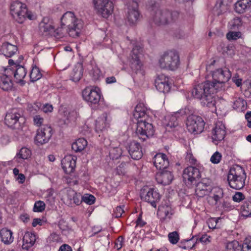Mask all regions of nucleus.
<instances>
[{
    "mask_svg": "<svg viewBox=\"0 0 251 251\" xmlns=\"http://www.w3.org/2000/svg\"><path fill=\"white\" fill-rule=\"evenodd\" d=\"M231 76L229 70L217 69L212 73V82L206 81L194 87L191 92L192 96L200 100L202 106L214 107L216 104L214 94L222 88L223 84L227 82Z\"/></svg>",
    "mask_w": 251,
    "mask_h": 251,
    "instance_id": "obj_1",
    "label": "nucleus"
},
{
    "mask_svg": "<svg viewBox=\"0 0 251 251\" xmlns=\"http://www.w3.org/2000/svg\"><path fill=\"white\" fill-rule=\"evenodd\" d=\"M10 13L13 19L19 24H23L26 18L30 20L36 19V15L30 11H28L26 5L19 0H15L11 2Z\"/></svg>",
    "mask_w": 251,
    "mask_h": 251,
    "instance_id": "obj_2",
    "label": "nucleus"
},
{
    "mask_svg": "<svg viewBox=\"0 0 251 251\" xmlns=\"http://www.w3.org/2000/svg\"><path fill=\"white\" fill-rule=\"evenodd\" d=\"M247 175L244 169L240 165H233L229 169L227 179L229 186L232 189L240 190L245 185Z\"/></svg>",
    "mask_w": 251,
    "mask_h": 251,
    "instance_id": "obj_3",
    "label": "nucleus"
},
{
    "mask_svg": "<svg viewBox=\"0 0 251 251\" xmlns=\"http://www.w3.org/2000/svg\"><path fill=\"white\" fill-rule=\"evenodd\" d=\"M61 22L62 25L68 27L67 32L70 36L75 38L79 36L83 27V23L81 20L75 18L73 12L68 11L65 13L61 19Z\"/></svg>",
    "mask_w": 251,
    "mask_h": 251,
    "instance_id": "obj_4",
    "label": "nucleus"
},
{
    "mask_svg": "<svg viewBox=\"0 0 251 251\" xmlns=\"http://www.w3.org/2000/svg\"><path fill=\"white\" fill-rule=\"evenodd\" d=\"M160 67L164 69L175 71L180 65L178 53L176 50H168L164 52L159 60Z\"/></svg>",
    "mask_w": 251,
    "mask_h": 251,
    "instance_id": "obj_5",
    "label": "nucleus"
},
{
    "mask_svg": "<svg viewBox=\"0 0 251 251\" xmlns=\"http://www.w3.org/2000/svg\"><path fill=\"white\" fill-rule=\"evenodd\" d=\"M154 10L152 15V20L154 23L158 25H164L176 21L179 13L177 11L170 12L167 10L157 9Z\"/></svg>",
    "mask_w": 251,
    "mask_h": 251,
    "instance_id": "obj_6",
    "label": "nucleus"
},
{
    "mask_svg": "<svg viewBox=\"0 0 251 251\" xmlns=\"http://www.w3.org/2000/svg\"><path fill=\"white\" fill-rule=\"evenodd\" d=\"M22 112L18 108L9 109L5 116L4 123L8 127L19 129L20 127V119H22Z\"/></svg>",
    "mask_w": 251,
    "mask_h": 251,
    "instance_id": "obj_7",
    "label": "nucleus"
},
{
    "mask_svg": "<svg viewBox=\"0 0 251 251\" xmlns=\"http://www.w3.org/2000/svg\"><path fill=\"white\" fill-rule=\"evenodd\" d=\"M150 122L151 119L147 121L140 120L137 122L136 133L143 141L153 135L154 130L152 124L150 123Z\"/></svg>",
    "mask_w": 251,
    "mask_h": 251,
    "instance_id": "obj_8",
    "label": "nucleus"
},
{
    "mask_svg": "<svg viewBox=\"0 0 251 251\" xmlns=\"http://www.w3.org/2000/svg\"><path fill=\"white\" fill-rule=\"evenodd\" d=\"M186 126L190 132L199 134L203 130L205 123L200 116L191 115L187 118Z\"/></svg>",
    "mask_w": 251,
    "mask_h": 251,
    "instance_id": "obj_9",
    "label": "nucleus"
},
{
    "mask_svg": "<svg viewBox=\"0 0 251 251\" xmlns=\"http://www.w3.org/2000/svg\"><path fill=\"white\" fill-rule=\"evenodd\" d=\"M52 128L48 125H44L37 129L35 137V143L38 146L47 144L52 135Z\"/></svg>",
    "mask_w": 251,
    "mask_h": 251,
    "instance_id": "obj_10",
    "label": "nucleus"
},
{
    "mask_svg": "<svg viewBox=\"0 0 251 251\" xmlns=\"http://www.w3.org/2000/svg\"><path fill=\"white\" fill-rule=\"evenodd\" d=\"M202 170V167L198 165L196 166H190L185 168L183 172V180L190 184L197 181L201 177V172Z\"/></svg>",
    "mask_w": 251,
    "mask_h": 251,
    "instance_id": "obj_11",
    "label": "nucleus"
},
{
    "mask_svg": "<svg viewBox=\"0 0 251 251\" xmlns=\"http://www.w3.org/2000/svg\"><path fill=\"white\" fill-rule=\"evenodd\" d=\"M39 28L41 32L47 34L54 32V35L57 38H60L64 36L62 32L63 28H58L54 30L53 22L48 17H44L43 19L39 24Z\"/></svg>",
    "mask_w": 251,
    "mask_h": 251,
    "instance_id": "obj_12",
    "label": "nucleus"
},
{
    "mask_svg": "<svg viewBox=\"0 0 251 251\" xmlns=\"http://www.w3.org/2000/svg\"><path fill=\"white\" fill-rule=\"evenodd\" d=\"M95 8L104 18L108 17L112 14L113 4L110 0H93Z\"/></svg>",
    "mask_w": 251,
    "mask_h": 251,
    "instance_id": "obj_13",
    "label": "nucleus"
},
{
    "mask_svg": "<svg viewBox=\"0 0 251 251\" xmlns=\"http://www.w3.org/2000/svg\"><path fill=\"white\" fill-rule=\"evenodd\" d=\"M142 51V49L139 46H135L132 49L129 59L130 68L135 73L141 71L142 65L139 60V54Z\"/></svg>",
    "mask_w": 251,
    "mask_h": 251,
    "instance_id": "obj_14",
    "label": "nucleus"
},
{
    "mask_svg": "<svg viewBox=\"0 0 251 251\" xmlns=\"http://www.w3.org/2000/svg\"><path fill=\"white\" fill-rule=\"evenodd\" d=\"M83 99L90 105L98 104L100 99V94L99 89H93L92 87H88L82 92Z\"/></svg>",
    "mask_w": 251,
    "mask_h": 251,
    "instance_id": "obj_15",
    "label": "nucleus"
},
{
    "mask_svg": "<svg viewBox=\"0 0 251 251\" xmlns=\"http://www.w3.org/2000/svg\"><path fill=\"white\" fill-rule=\"evenodd\" d=\"M226 134V127L222 122L216 123L211 131V139L212 142L218 145L224 140Z\"/></svg>",
    "mask_w": 251,
    "mask_h": 251,
    "instance_id": "obj_16",
    "label": "nucleus"
},
{
    "mask_svg": "<svg viewBox=\"0 0 251 251\" xmlns=\"http://www.w3.org/2000/svg\"><path fill=\"white\" fill-rule=\"evenodd\" d=\"M5 74L0 75V88L4 91H9L13 88V82L11 75L13 72L10 68H6L4 70Z\"/></svg>",
    "mask_w": 251,
    "mask_h": 251,
    "instance_id": "obj_17",
    "label": "nucleus"
},
{
    "mask_svg": "<svg viewBox=\"0 0 251 251\" xmlns=\"http://www.w3.org/2000/svg\"><path fill=\"white\" fill-rule=\"evenodd\" d=\"M174 213L170 202L165 201L159 206L157 214L161 221L170 220Z\"/></svg>",
    "mask_w": 251,
    "mask_h": 251,
    "instance_id": "obj_18",
    "label": "nucleus"
},
{
    "mask_svg": "<svg viewBox=\"0 0 251 251\" xmlns=\"http://www.w3.org/2000/svg\"><path fill=\"white\" fill-rule=\"evenodd\" d=\"M140 18L137 0H133L128 7L127 18L130 24H135Z\"/></svg>",
    "mask_w": 251,
    "mask_h": 251,
    "instance_id": "obj_19",
    "label": "nucleus"
},
{
    "mask_svg": "<svg viewBox=\"0 0 251 251\" xmlns=\"http://www.w3.org/2000/svg\"><path fill=\"white\" fill-rule=\"evenodd\" d=\"M154 84L156 88L160 92L167 93L170 90L169 78L164 75H158L155 80Z\"/></svg>",
    "mask_w": 251,
    "mask_h": 251,
    "instance_id": "obj_20",
    "label": "nucleus"
},
{
    "mask_svg": "<svg viewBox=\"0 0 251 251\" xmlns=\"http://www.w3.org/2000/svg\"><path fill=\"white\" fill-rule=\"evenodd\" d=\"M211 190L210 181L208 179H203L201 181L197 183L195 193L197 197L202 198L208 195Z\"/></svg>",
    "mask_w": 251,
    "mask_h": 251,
    "instance_id": "obj_21",
    "label": "nucleus"
},
{
    "mask_svg": "<svg viewBox=\"0 0 251 251\" xmlns=\"http://www.w3.org/2000/svg\"><path fill=\"white\" fill-rule=\"evenodd\" d=\"M128 151L131 157L134 160H139L143 156V152L140 144L136 141L131 142L128 147Z\"/></svg>",
    "mask_w": 251,
    "mask_h": 251,
    "instance_id": "obj_22",
    "label": "nucleus"
},
{
    "mask_svg": "<svg viewBox=\"0 0 251 251\" xmlns=\"http://www.w3.org/2000/svg\"><path fill=\"white\" fill-rule=\"evenodd\" d=\"M141 197L142 199L150 203L153 207H155L156 206V203L159 201L161 196L156 189L150 188L146 195L144 196L142 195Z\"/></svg>",
    "mask_w": 251,
    "mask_h": 251,
    "instance_id": "obj_23",
    "label": "nucleus"
},
{
    "mask_svg": "<svg viewBox=\"0 0 251 251\" xmlns=\"http://www.w3.org/2000/svg\"><path fill=\"white\" fill-rule=\"evenodd\" d=\"M153 164L158 170L166 169L169 164L167 155L163 153H157L153 157Z\"/></svg>",
    "mask_w": 251,
    "mask_h": 251,
    "instance_id": "obj_24",
    "label": "nucleus"
},
{
    "mask_svg": "<svg viewBox=\"0 0 251 251\" xmlns=\"http://www.w3.org/2000/svg\"><path fill=\"white\" fill-rule=\"evenodd\" d=\"M76 157L71 155L66 156L61 161V165L64 172L68 174L72 173L75 167Z\"/></svg>",
    "mask_w": 251,
    "mask_h": 251,
    "instance_id": "obj_25",
    "label": "nucleus"
},
{
    "mask_svg": "<svg viewBox=\"0 0 251 251\" xmlns=\"http://www.w3.org/2000/svg\"><path fill=\"white\" fill-rule=\"evenodd\" d=\"M174 179V176L171 171L163 170L157 174L156 179L157 182L163 185L170 184Z\"/></svg>",
    "mask_w": 251,
    "mask_h": 251,
    "instance_id": "obj_26",
    "label": "nucleus"
},
{
    "mask_svg": "<svg viewBox=\"0 0 251 251\" xmlns=\"http://www.w3.org/2000/svg\"><path fill=\"white\" fill-rule=\"evenodd\" d=\"M111 117L108 114L103 113L96 121V130L99 132L109 126Z\"/></svg>",
    "mask_w": 251,
    "mask_h": 251,
    "instance_id": "obj_27",
    "label": "nucleus"
},
{
    "mask_svg": "<svg viewBox=\"0 0 251 251\" xmlns=\"http://www.w3.org/2000/svg\"><path fill=\"white\" fill-rule=\"evenodd\" d=\"M36 240V234L34 233L25 232L23 238L22 248L28 250L34 245Z\"/></svg>",
    "mask_w": 251,
    "mask_h": 251,
    "instance_id": "obj_28",
    "label": "nucleus"
},
{
    "mask_svg": "<svg viewBox=\"0 0 251 251\" xmlns=\"http://www.w3.org/2000/svg\"><path fill=\"white\" fill-rule=\"evenodd\" d=\"M251 8V0H238L234 4V10L239 14L244 13Z\"/></svg>",
    "mask_w": 251,
    "mask_h": 251,
    "instance_id": "obj_29",
    "label": "nucleus"
},
{
    "mask_svg": "<svg viewBox=\"0 0 251 251\" xmlns=\"http://www.w3.org/2000/svg\"><path fill=\"white\" fill-rule=\"evenodd\" d=\"M17 50V46L8 42L3 43L0 50L1 53L7 57H11L16 53Z\"/></svg>",
    "mask_w": 251,
    "mask_h": 251,
    "instance_id": "obj_30",
    "label": "nucleus"
},
{
    "mask_svg": "<svg viewBox=\"0 0 251 251\" xmlns=\"http://www.w3.org/2000/svg\"><path fill=\"white\" fill-rule=\"evenodd\" d=\"M0 238L1 242L5 245H9L14 241L12 231L6 227L0 230Z\"/></svg>",
    "mask_w": 251,
    "mask_h": 251,
    "instance_id": "obj_31",
    "label": "nucleus"
},
{
    "mask_svg": "<svg viewBox=\"0 0 251 251\" xmlns=\"http://www.w3.org/2000/svg\"><path fill=\"white\" fill-rule=\"evenodd\" d=\"M14 78L16 82L20 83L26 76V71L25 67L22 65H16V69L13 71Z\"/></svg>",
    "mask_w": 251,
    "mask_h": 251,
    "instance_id": "obj_32",
    "label": "nucleus"
},
{
    "mask_svg": "<svg viewBox=\"0 0 251 251\" xmlns=\"http://www.w3.org/2000/svg\"><path fill=\"white\" fill-rule=\"evenodd\" d=\"M242 217L246 218L251 217V198L245 200L240 207Z\"/></svg>",
    "mask_w": 251,
    "mask_h": 251,
    "instance_id": "obj_33",
    "label": "nucleus"
},
{
    "mask_svg": "<svg viewBox=\"0 0 251 251\" xmlns=\"http://www.w3.org/2000/svg\"><path fill=\"white\" fill-rule=\"evenodd\" d=\"M87 145V142L84 138H79L72 145V149L75 152L83 151Z\"/></svg>",
    "mask_w": 251,
    "mask_h": 251,
    "instance_id": "obj_34",
    "label": "nucleus"
},
{
    "mask_svg": "<svg viewBox=\"0 0 251 251\" xmlns=\"http://www.w3.org/2000/svg\"><path fill=\"white\" fill-rule=\"evenodd\" d=\"M178 113H175L171 116L168 115L166 117V120L167 121L166 124L167 127L172 128L178 125Z\"/></svg>",
    "mask_w": 251,
    "mask_h": 251,
    "instance_id": "obj_35",
    "label": "nucleus"
},
{
    "mask_svg": "<svg viewBox=\"0 0 251 251\" xmlns=\"http://www.w3.org/2000/svg\"><path fill=\"white\" fill-rule=\"evenodd\" d=\"M31 154V151L25 147L22 148L19 152L16 154L15 158L22 160L27 159Z\"/></svg>",
    "mask_w": 251,
    "mask_h": 251,
    "instance_id": "obj_36",
    "label": "nucleus"
},
{
    "mask_svg": "<svg viewBox=\"0 0 251 251\" xmlns=\"http://www.w3.org/2000/svg\"><path fill=\"white\" fill-rule=\"evenodd\" d=\"M226 251H241V245L236 240L229 242L226 245Z\"/></svg>",
    "mask_w": 251,
    "mask_h": 251,
    "instance_id": "obj_37",
    "label": "nucleus"
},
{
    "mask_svg": "<svg viewBox=\"0 0 251 251\" xmlns=\"http://www.w3.org/2000/svg\"><path fill=\"white\" fill-rule=\"evenodd\" d=\"M228 25L230 29H237L242 26L243 22L241 18L236 17L229 22Z\"/></svg>",
    "mask_w": 251,
    "mask_h": 251,
    "instance_id": "obj_38",
    "label": "nucleus"
},
{
    "mask_svg": "<svg viewBox=\"0 0 251 251\" xmlns=\"http://www.w3.org/2000/svg\"><path fill=\"white\" fill-rule=\"evenodd\" d=\"M42 76V74H41L39 68L36 66L33 67L30 74L31 81L35 82L40 79Z\"/></svg>",
    "mask_w": 251,
    "mask_h": 251,
    "instance_id": "obj_39",
    "label": "nucleus"
},
{
    "mask_svg": "<svg viewBox=\"0 0 251 251\" xmlns=\"http://www.w3.org/2000/svg\"><path fill=\"white\" fill-rule=\"evenodd\" d=\"M73 80L79 81L83 75V68L81 64H78L73 70Z\"/></svg>",
    "mask_w": 251,
    "mask_h": 251,
    "instance_id": "obj_40",
    "label": "nucleus"
},
{
    "mask_svg": "<svg viewBox=\"0 0 251 251\" xmlns=\"http://www.w3.org/2000/svg\"><path fill=\"white\" fill-rule=\"evenodd\" d=\"M122 154V150L120 147L113 148L109 151V156L113 160L118 159Z\"/></svg>",
    "mask_w": 251,
    "mask_h": 251,
    "instance_id": "obj_41",
    "label": "nucleus"
},
{
    "mask_svg": "<svg viewBox=\"0 0 251 251\" xmlns=\"http://www.w3.org/2000/svg\"><path fill=\"white\" fill-rule=\"evenodd\" d=\"M128 164L126 162H122L115 169V173L118 175H125L127 172V167Z\"/></svg>",
    "mask_w": 251,
    "mask_h": 251,
    "instance_id": "obj_42",
    "label": "nucleus"
},
{
    "mask_svg": "<svg viewBox=\"0 0 251 251\" xmlns=\"http://www.w3.org/2000/svg\"><path fill=\"white\" fill-rule=\"evenodd\" d=\"M133 117L137 120V122L140 120L147 121L151 119L149 115L146 113V112L141 113L133 112Z\"/></svg>",
    "mask_w": 251,
    "mask_h": 251,
    "instance_id": "obj_43",
    "label": "nucleus"
},
{
    "mask_svg": "<svg viewBox=\"0 0 251 251\" xmlns=\"http://www.w3.org/2000/svg\"><path fill=\"white\" fill-rule=\"evenodd\" d=\"M242 34L240 31H230L226 34V38L229 40H236L241 37Z\"/></svg>",
    "mask_w": 251,
    "mask_h": 251,
    "instance_id": "obj_44",
    "label": "nucleus"
},
{
    "mask_svg": "<svg viewBox=\"0 0 251 251\" xmlns=\"http://www.w3.org/2000/svg\"><path fill=\"white\" fill-rule=\"evenodd\" d=\"M45 208V204L44 201H39L35 202L34 207L33 211L34 212H41L43 211Z\"/></svg>",
    "mask_w": 251,
    "mask_h": 251,
    "instance_id": "obj_45",
    "label": "nucleus"
},
{
    "mask_svg": "<svg viewBox=\"0 0 251 251\" xmlns=\"http://www.w3.org/2000/svg\"><path fill=\"white\" fill-rule=\"evenodd\" d=\"M169 241L173 244L177 243L179 240V235L177 231H173L168 234Z\"/></svg>",
    "mask_w": 251,
    "mask_h": 251,
    "instance_id": "obj_46",
    "label": "nucleus"
},
{
    "mask_svg": "<svg viewBox=\"0 0 251 251\" xmlns=\"http://www.w3.org/2000/svg\"><path fill=\"white\" fill-rule=\"evenodd\" d=\"M90 75H92L94 80L99 79L101 75V72L99 68L97 67H95L90 71Z\"/></svg>",
    "mask_w": 251,
    "mask_h": 251,
    "instance_id": "obj_47",
    "label": "nucleus"
},
{
    "mask_svg": "<svg viewBox=\"0 0 251 251\" xmlns=\"http://www.w3.org/2000/svg\"><path fill=\"white\" fill-rule=\"evenodd\" d=\"M222 154L218 151L213 153L210 158V161L213 164L219 163L222 159Z\"/></svg>",
    "mask_w": 251,
    "mask_h": 251,
    "instance_id": "obj_48",
    "label": "nucleus"
},
{
    "mask_svg": "<svg viewBox=\"0 0 251 251\" xmlns=\"http://www.w3.org/2000/svg\"><path fill=\"white\" fill-rule=\"evenodd\" d=\"M81 199L83 201L89 205L93 204L95 201V198L92 195L87 194L83 197H81Z\"/></svg>",
    "mask_w": 251,
    "mask_h": 251,
    "instance_id": "obj_49",
    "label": "nucleus"
},
{
    "mask_svg": "<svg viewBox=\"0 0 251 251\" xmlns=\"http://www.w3.org/2000/svg\"><path fill=\"white\" fill-rule=\"evenodd\" d=\"M223 0H221L220 3L219 5L217 4L216 5V7L215 8L214 11L215 14L217 15V16H220L223 14L225 12V10L224 8V5L223 4Z\"/></svg>",
    "mask_w": 251,
    "mask_h": 251,
    "instance_id": "obj_50",
    "label": "nucleus"
},
{
    "mask_svg": "<svg viewBox=\"0 0 251 251\" xmlns=\"http://www.w3.org/2000/svg\"><path fill=\"white\" fill-rule=\"evenodd\" d=\"M245 199L244 195L240 192H236L232 197V200L234 201L240 202Z\"/></svg>",
    "mask_w": 251,
    "mask_h": 251,
    "instance_id": "obj_51",
    "label": "nucleus"
},
{
    "mask_svg": "<svg viewBox=\"0 0 251 251\" xmlns=\"http://www.w3.org/2000/svg\"><path fill=\"white\" fill-rule=\"evenodd\" d=\"M219 219L216 218H212L209 219L207 221L208 226L210 229H215L217 228V225Z\"/></svg>",
    "mask_w": 251,
    "mask_h": 251,
    "instance_id": "obj_52",
    "label": "nucleus"
},
{
    "mask_svg": "<svg viewBox=\"0 0 251 251\" xmlns=\"http://www.w3.org/2000/svg\"><path fill=\"white\" fill-rule=\"evenodd\" d=\"M124 205L117 206L113 213L114 216L116 218L121 217L124 212Z\"/></svg>",
    "mask_w": 251,
    "mask_h": 251,
    "instance_id": "obj_53",
    "label": "nucleus"
},
{
    "mask_svg": "<svg viewBox=\"0 0 251 251\" xmlns=\"http://www.w3.org/2000/svg\"><path fill=\"white\" fill-rule=\"evenodd\" d=\"M34 124L37 126H40L42 125L44 122V119L40 115H36L33 118Z\"/></svg>",
    "mask_w": 251,
    "mask_h": 251,
    "instance_id": "obj_54",
    "label": "nucleus"
},
{
    "mask_svg": "<svg viewBox=\"0 0 251 251\" xmlns=\"http://www.w3.org/2000/svg\"><path fill=\"white\" fill-rule=\"evenodd\" d=\"M143 112H146V108L144 106L143 103H140L135 107L134 112L141 113Z\"/></svg>",
    "mask_w": 251,
    "mask_h": 251,
    "instance_id": "obj_55",
    "label": "nucleus"
},
{
    "mask_svg": "<svg viewBox=\"0 0 251 251\" xmlns=\"http://www.w3.org/2000/svg\"><path fill=\"white\" fill-rule=\"evenodd\" d=\"M186 158L190 164L192 165L196 164L197 160L191 153H187Z\"/></svg>",
    "mask_w": 251,
    "mask_h": 251,
    "instance_id": "obj_56",
    "label": "nucleus"
},
{
    "mask_svg": "<svg viewBox=\"0 0 251 251\" xmlns=\"http://www.w3.org/2000/svg\"><path fill=\"white\" fill-rule=\"evenodd\" d=\"M241 251H251V243H248L247 240L241 245Z\"/></svg>",
    "mask_w": 251,
    "mask_h": 251,
    "instance_id": "obj_57",
    "label": "nucleus"
},
{
    "mask_svg": "<svg viewBox=\"0 0 251 251\" xmlns=\"http://www.w3.org/2000/svg\"><path fill=\"white\" fill-rule=\"evenodd\" d=\"M73 202L76 205H79L83 201H82L81 196L80 195L78 196L75 194L73 198Z\"/></svg>",
    "mask_w": 251,
    "mask_h": 251,
    "instance_id": "obj_58",
    "label": "nucleus"
},
{
    "mask_svg": "<svg viewBox=\"0 0 251 251\" xmlns=\"http://www.w3.org/2000/svg\"><path fill=\"white\" fill-rule=\"evenodd\" d=\"M123 240V237H119L115 243V248H117V250H120L122 247V242Z\"/></svg>",
    "mask_w": 251,
    "mask_h": 251,
    "instance_id": "obj_59",
    "label": "nucleus"
},
{
    "mask_svg": "<svg viewBox=\"0 0 251 251\" xmlns=\"http://www.w3.org/2000/svg\"><path fill=\"white\" fill-rule=\"evenodd\" d=\"M43 111L45 113L50 112L53 110V107L52 105L49 104H46L43 107Z\"/></svg>",
    "mask_w": 251,
    "mask_h": 251,
    "instance_id": "obj_60",
    "label": "nucleus"
},
{
    "mask_svg": "<svg viewBox=\"0 0 251 251\" xmlns=\"http://www.w3.org/2000/svg\"><path fill=\"white\" fill-rule=\"evenodd\" d=\"M146 224V222L143 221L142 219V215L139 214L138 219L136 221V226H139L140 227L144 226Z\"/></svg>",
    "mask_w": 251,
    "mask_h": 251,
    "instance_id": "obj_61",
    "label": "nucleus"
},
{
    "mask_svg": "<svg viewBox=\"0 0 251 251\" xmlns=\"http://www.w3.org/2000/svg\"><path fill=\"white\" fill-rule=\"evenodd\" d=\"M179 247L182 249H192L194 246H195V243H193L192 246H186V243L185 242V241H181L179 243V245H178Z\"/></svg>",
    "mask_w": 251,
    "mask_h": 251,
    "instance_id": "obj_62",
    "label": "nucleus"
},
{
    "mask_svg": "<svg viewBox=\"0 0 251 251\" xmlns=\"http://www.w3.org/2000/svg\"><path fill=\"white\" fill-rule=\"evenodd\" d=\"M58 251H72V250L70 246L64 244L59 248Z\"/></svg>",
    "mask_w": 251,
    "mask_h": 251,
    "instance_id": "obj_63",
    "label": "nucleus"
},
{
    "mask_svg": "<svg viewBox=\"0 0 251 251\" xmlns=\"http://www.w3.org/2000/svg\"><path fill=\"white\" fill-rule=\"evenodd\" d=\"M105 81L107 84H112L116 82V79L113 76L107 77L105 79Z\"/></svg>",
    "mask_w": 251,
    "mask_h": 251,
    "instance_id": "obj_64",
    "label": "nucleus"
}]
</instances>
